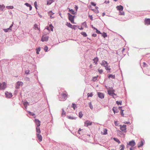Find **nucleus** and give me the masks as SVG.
I'll return each mask as SVG.
<instances>
[{"mask_svg": "<svg viewBox=\"0 0 150 150\" xmlns=\"http://www.w3.org/2000/svg\"><path fill=\"white\" fill-rule=\"evenodd\" d=\"M100 64L102 66H103L105 67L106 70L109 71L111 69L110 68V67L108 66V64L106 61L103 60L102 61Z\"/></svg>", "mask_w": 150, "mask_h": 150, "instance_id": "1", "label": "nucleus"}, {"mask_svg": "<svg viewBox=\"0 0 150 150\" xmlns=\"http://www.w3.org/2000/svg\"><path fill=\"white\" fill-rule=\"evenodd\" d=\"M62 97L59 98V100L61 101H65L67 98V93L66 92L64 93H63L61 94Z\"/></svg>", "mask_w": 150, "mask_h": 150, "instance_id": "2", "label": "nucleus"}, {"mask_svg": "<svg viewBox=\"0 0 150 150\" xmlns=\"http://www.w3.org/2000/svg\"><path fill=\"white\" fill-rule=\"evenodd\" d=\"M68 14L69 16V19L71 22L72 23H74V19L75 16L71 15L69 13H68Z\"/></svg>", "mask_w": 150, "mask_h": 150, "instance_id": "3", "label": "nucleus"}, {"mask_svg": "<svg viewBox=\"0 0 150 150\" xmlns=\"http://www.w3.org/2000/svg\"><path fill=\"white\" fill-rule=\"evenodd\" d=\"M6 87V84L4 82L0 84V89H4Z\"/></svg>", "mask_w": 150, "mask_h": 150, "instance_id": "4", "label": "nucleus"}, {"mask_svg": "<svg viewBox=\"0 0 150 150\" xmlns=\"http://www.w3.org/2000/svg\"><path fill=\"white\" fill-rule=\"evenodd\" d=\"M49 38V37L45 35H44L42 36L41 39V41L42 42L47 41Z\"/></svg>", "mask_w": 150, "mask_h": 150, "instance_id": "5", "label": "nucleus"}, {"mask_svg": "<svg viewBox=\"0 0 150 150\" xmlns=\"http://www.w3.org/2000/svg\"><path fill=\"white\" fill-rule=\"evenodd\" d=\"M120 129L123 132H126V125H120Z\"/></svg>", "mask_w": 150, "mask_h": 150, "instance_id": "6", "label": "nucleus"}, {"mask_svg": "<svg viewBox=\"0 0 150 150\" xmlns=\"http://www.w3.org/2000/svg\"><path fill=\"white\" fill-rule=\"evenodd\" d=\"M114 91H115L112 89H110L108 90V93L111 96L112 95H113L116 96V95L114 93Z\"/></svg>", "mask_w": 150, "mask_h": 150, "instance_id": "7", "label": "nucleus"}, {"mask_svg": "<svg viewBox=\"0 0 150 150\" xmlns=\"http://www.w3.org/2000/svg\"><path fill=\"white\" fill-rule=\"evenodd\" d=\"M5 94L6 97L8 98H11L13 96L12 93H9L7 91L5 93Z\"/></svg>", "mask_w": 150, "mask_h": 150, "instance_id": "8", "label": "nucleus"}, {"mask_svg": "<svg viewBox=\"0 0 150 150\" xmlns=\"http://www.w3.org/2000/svg\"><path fill=\"white\" fill-rule=\"evenodd\" d=\"M34 29L35 30H37L38 31L39 33L40 32V26L36 24H35L34 25Z\"/></svg>", "mask_w": 150, "mask_h": 150, "instance_id": "9", "label": "nucleus"}, {"mask_svg": "<svg viewBox=\"0 0 150 150\" xmlns=\"http://www.w3.org/2000/svg\"><path fill=\"white\" fill-rule=\"evenodd\" d=\"M23 83L21 81H18L16 84V88L18 89L19 88V86L21 85H22Z\"/></svg>", "mask_w": 150, "mask_h": 150, "instance_id": "10", "label": "nucleus"}, {"mask_svg": "<svg viewBox=\"0 0 150 150\" xmlns=\"http://www.w3.org/2000/svg\"><path fill=\"white\" fill-rule=\"evenodd\" d=\"M92 124V122H91L89 120H87L84 123V126L87 127L89 125H91Z\"/></svg>", "mask_w": 150, "mask_h": 150, "instance_id": "11", "label": "nucleus"}, {"mask_svg": "<svg viewBox=\"0 0 150 150\" xmlns=\"http://www.w3.org/2000/svg\"><path fill=\"white\" fill-rule=\"evenodd\" d=\"M36 135L39 141V142H41L42 139V137L41 135L40 134H37Z\"/></svg>", "mask_w": 150, "mask_h": 150, "instance_id": "12", "label": "nucleus"}, {"mask_svg": "<svg viewBox=\"0 0 150 150\" xmlns=\"http://www.w3.org/2000/svg\"><path fill=\"white\" fill-rule=\"evenodd\" d=\"M35 122L37 127H39L40 125V121L37 119H35Z\"/></svg>", "mask_w": 150, "mask_h": 150, "instance_id": "13", "label": "nucleus"}, {"mask_svg": "<svg viewBox=\"0 0 150 150\" xmlns=\"http://www.w3.org/2000/svg\"><path fill=\"white\" fill-rule=\"evenodd\" d=\"M128 144L132 146H133L135 145L136 143L134 141L132 140L131 141L129 142Z\"/></svg>", "mask_w": 150, "mask_h": 150, "instance_id": "14", "label": "nucleus"}, {"mask_svg": "<svg viewBox=\"0 0 150 150\" xmlns=\"http://www.w3.org/2000/svg\"><path fill=\"white\" fill-rule=\"evenodd\" d=\"M145 25H150V19H146L145 20Z\"/></svg>", "mask_w": 150, "mask_h": 150, "instance_id": "15", "label": "nucleus"}, {"mask_svg": "<svg viewBox=\"0 0 150 150\" xmlns=\"http://www.w3.org/2000/svg\"><path fill=\"white\" fill-rule=\"evenodd\" d=\"M101 134L103 135L106 134H107V130L105 129H103L101 132Z\"/></svg>", "mask_w": 150, "mask_h": 150, "instance_id": "16", "label": "nucleus"}, {"mask_svg": "<svg viewBox=\"0 0 150 150\" xmlns=\"http://www.w3.org/2000/svg\"><path fill=\"white\" fill-rule=\"evenodd\" d=\"M98 97L101 99L103 98H104V95L102 93L98 92Z\"/></svg>", "mask_w": 150, "mask_h": 150, "instance_id": "17", "label": "nucleus"}, {"mask_svg": "<svg viewBox=\"0 0 150 150\" xmlns=\"http://www.w3.org/2000/svg\"><path fill=\"white\" fill-rule=\"evenodd\" d=\"M12 25L10 26V27L8 28L4 29V31L6 32H10V31H11L12 29L11 28L12 27Z\"/></svg>", "mask_w": 150, "mask_h": 150, "instance_id": "18", "label": "nucleus"}, {"mask_svg": "<svg viewBox=\"0 0 150 150\" xmlns=\"http://www.w3.org/2000/svg\"><path fill=\"white\" fill-rule=\"evenodd\" d=\"M53 27L52 26V24H50L49 25V26L47 27V30H51L52 31H53Z\"/></svg>", "mask_w": 150, "mask_h": 150, "instance_id": "19", "label": "nucleus"}, {"mask_svg": "<svg viewBox=\"0 0 150 150\" xmlns=\"http://www.w3.org/2000/svg\"><path fill=\"white\" fill-rule=\"evenodd\" d=\"M117 8V10H119V11H122L123 9V7L122 6H117L116 7Z\"/></svg>", "mask_w": 150, "mask_h": 150, "instance_id": "20", "label": "nucleus"}, {"mask_svg": "<svg viewBox=\"0 0 150 150\" xmlns=\"http://www.w3.org/2000/svg\"><path fill=\"white\" fill-rule=\"evenodd\" d=\"M93 63H94L95 64H96L98 61V59L97 57L93 59Z\"/></svg>", "mask_w": 150, "mask_h": 150, "instance_id": "21", "label": "nucleus"}, {"mask_svg": "<svg viewBox=\"0 0 150 150\" xmlns=\"http://www.w3.org/2000/svg\"><path fill=\"white\" fill-rule=\"evenodd\" d=\"M69 11L72 14L75 15L76 13L74 12V11L72 9H70V8H68Z\"/></svg>", "mask_w": 150, "mask_h": 150, "instance_id": "22", "label": "nucleus"}, {"mask_svg": "<svg viewBox=\"0 0 150 150\" xmlns=\"http://www.w3.org/2000/svg\"><path fill=\"white\" fill-rule=\"evenodd\" d=\"M54 1V0H47V4L48 5H50Z\"/></svg>", "mask_w": 150, "mask_h": 150, "instance_id": "23", "label": "nucleus"}, {"mask_svg": "<svg viewBox=\"0 0 150 150\" xmlns=\"http://www.w3.org/2000/svg\"><path fill=\"white\" fill-rule=\"evenodd\" d=\"M26 6L30 8V10H31L32 9V7L31 5L28 3H26L25 4Z\"/></svg>", "mask_w": 150, "mask_h": 150, "instance_id": "24", "label": "nucleus"}, {"mask_svg": "<svg viewBox=\"0 0 150 150\" xmlns=\"http://www.w3.org/2000/svg\"><path fill=\"white\" fill-rule=\"evenodd\" d=\"M143 145V142L141 141L138 144V147H140L142 146Z\"/></svg>", "mask_w": 150, "mask_h": 150, "instance_id": "25", "label": "nucleus"}, {"mask_svg": "<svg viewBox=\"0 0 150 150\" xmlns=\"http://www.w3.org/2000/svg\"><path fill=\"white\" fill-rule=\"evenodd\" d=\"M36 132H37V134H40L41 132V131L40 128L39 127H36Z\"/></svg>", "mask_w": 150, "mask_h": 150, "instance_id": "26", "label": "nucleus"}, {"mask_svg": "<svg viewBox=\"0 0 150 150\" xmlns=\"http://www.w3.org/2000/svg\"><path fill=\"white\" fill-rule=\"evenodd\" d=\"M113 139L116 142H117L118 143L120 144V142L119 139H118L117 138H114Z\"/></svg>", "mask_w": 150, "mask_h": 150, "instance_id": "27", "label": "nucleus"}, {"mask_svg": "<svg viewBox=\"0 0 150 150\" xmlns=\"http://www.w3.org/2000/svg\"><path fill=\"white\" fill-rule=\"evenodd\" d=\"M87 95L88 97V98L89 97H92L93 96V94L92 93H88Z\"/></svg>", "mask_w": 150, "mask_h": 150, "instance_id": "28", "label": "nucleus"}, {"mask_svg": "<svg viewBox=\"0 0 150 150\" xmlns=\"http://www.w3.org/2000/svg\"><path fill=\"white\" fill-rule=\"evenodd\" d=\"M115 75H112V74L108 76V78L109 79L110 78L115 79Z\"/></svg>", "mask_w": 150, "mask_h": 150, "instance_id": "29", "label": "nucleus"}, {"mask_svg": "<svg viewBox=\"0 0 150 150\" xmlns=\"http://www.w3.org/2000/svg\"><path fill=\"white\" fill-rule=\"evenodd\" d=\"M67 25L69 27L72 28V25L70 23H67Z\"/></svg>", "mask_w": 150, "mask_h": 150, "instance_id": "30", "label": "nucleus"}, {"mask_svg": "<svg viewBox=\"0 0 150 150\" xmlns=\"http://www.w3.org/2000/svg\"><path fill=\"white\" fill-rule=\"evenodd\" d=\"M81 34L84 37H86L87 36V35L85 32H82L81 33Z\"/></svg>", "mask_w": 150, "mask_h": 150, "instance_id": "31", "label": "nucleus"}, {"mask_svg": "<svg viewBox=\"0 0 150 150\" xmlns=\"http://www.w3.org/2000/svg\"><path fill=\"white\" fill-rule=\"evenodd\" d=\"M72 107L73 108L74 110H75V108H77L76 104L74 103L72 104Z\"/></svg>", "mask_w": 150, "mask_h": 150, "instance_id": "32", "label": "nucleus"}, {"mask_svg": "<svg viewBox=\"0 0 150 150\" xmlns=\"http://www.w3.org/2000/svg\"><path fill=\"white\" fill-rule=\"evenodd\" d=\"M5 6H4V5H0V10H3L4 9V8Z\"/></svg>", "mask_w": 150, "mask_h": 150, "instance_id": "33", "label": "nucleus"}, {"mask_svg": "<svg viewBox=\"0 0 150 150\" xmlns=\"http://www.w3.org/2000/svg\"><path fill=\"white\" fill-rule=\"evenodd\" d=\"M36 50H37V51H36V53L37 54H39V52H40V47H39L38 48H37L36 49Z\"/></svg>", "mask_w": 150, "mask_h": 150, "instance_id": "34", "label": "nucleus"}, {"mask_svg": "<svg viewBox=\"0 0 150 150\" xmlns=\"http://www.w3.org/2000/svg\"><path fill=\"white\" fill-rule=\"evenodd\" d=\"M54 13L52 12V11H50L48 12L49 15L50 16V17H52V15Z\"/></svg>", "mask_w": 150, "mask_h": 150, "instance_id": "35", "label": "nucleus"}, {"mask_svg": "<svg viewBox=\"0 0 150 150\" xmlns=\"http://www.w3.org/2000/svg\"><path fill=\"white\" fill-rule=\"evenodd\" d=\"M79 117L81 118L83 116V115L81 112H79Z\"/></svg>", "mask_w": 150, "mask_h": 150, "instance_id": "36", "label": "nucleus"}, {"mask_svg": "<svg viewBox=\"0 0 150 150\" xmlns=\"http://www.w3.org/2000/svg\"><path fill=\"white\" fill-rule=\"evenodd\" d=\"M6 8L8 9H12L13 8V6H6Z\"/></svg>", "mask_w": 150, "mask_h": 150, "instance_id": "37", "label": "nucleus"}, {"mask_svg": "<svg viewBox=\"0 0 150 150\" xmlns=\"http://www.w3.org/2000/svg\"><path fill=\"white\" fill-rule=\"evenodd\" d=\"M89 107L92 110L93 109V105L92 104V103H91V102H90L89 103Z\"/></svg>", "mask_w": 150, "mask_h": 150, "instance_id": "38", "label": "nucleus"}, {"mask_svg": "<svg viewBox=\"0 0 150 150\" xmlns=\"http://www.w3.org/2000/svg\"><path fill=\"white\" fill-rule=\"evenodd\" d=\"M120 150H124V146L123 145H122L120 146Z\"/></svg>", "mask_w": 150, "mask_h": 150, "instance_id": "39", "label": "nucleus"}, {"mask_svg": "<svg viewBox=\"0 0 150 150\" xmlns=\"http://www.w3.org/2000/svg\"><path fill=\"white\" fill-rule=\"evenodd\" d=\"M98 77V76H95V77H93V79L92 80L93 81H96L97 80Z\"/></svg>", "mask_w": 150, "mask_h": 150, "instance_id": "40", "label": "nucleus"}, {"mask_svg": "<svg viewBox=\"0 0 150 150\" xmlns=\"http://www.w3.org/2000/svg\"><path fill=\"white\" fill-rule=\"evenodd\" d=\"M119 14L121 15H124V12L122 11H120Z\"/></svg>", "mask_w": 150, "mask_h": 150, "instance_id": "41", "label": "nucleus"}, {"mask_svg": "<svg viewBox=\"0 0 150 150\" xmlns=\"http://www.w3.org/2000/svg\"><path fill=\"white\" fill-rule=\"evenodd\" d=\"M28 103L27 102H25L23 103V104L25 107H27Z\"/></svg>", "mask_w": 150, "mask_h": 150, "instance_id": "42", "label": "nucleus"}, {"mask_svg": "<svg viewBox=\"0 0 150 150\" xmlns=\"http://www.w3.org/2000/svg\"><path fill=\"white\" fill-rule=\"evenodd\" d=\"M102 36L104 38L106 37H107V35L106 34V33H104L103 34V35H102Z\"/></svg>", "mask_w": 150, "mask_h": 150, "instance_id": "43", "label": "nucleus"}, {"mask_svg": "<svg viewBox=\"0 0 150 150\" xmlns=\"http://www.w3.org/2000/svg\"><path fill=\"white\" fill-rule=\"evenodd\" d=\"M48 50V47L47 46H46L44 48V50L45 52H47Z\"/></svg>", "mask_w": 150, "mask_h": 150, "instance_id": "44", "label": "nucleus"}, {"mask_svg": "<svg viewBox=\"0 0 150 150\" xmlns=\"http://www.w3.org/2000/svg\"><path fill=\"white\" fill-rule=\"evenodd\" d=\"M98 71L100 74H102L103 72V70L102 69H98Z\"/></svg>", "mask_w": 150, "mask_h": 150, "instance_id": "45", "label": "nucleus"}, {"mask_svg": "<svg viewBox=\"0 0 150 150\" xmlns=\"http://www.w3.org/2000/svg\"><path fill=\"white\" fill-rule=\"evenodd\" d=\"M116 103L118 105H122V102L121 101H117L116 102Z\"/></svg>", "mask_w": 150, "mask_h": 150, "instance_id": "46", "label": "nucleus"}, {"mask_svg": "<svg viewBox=\"0 0 150 150\" xmlns=\"http://www.w3.org/2000/svg\"><path fill=\"white\" fill-rule=\"evenodd\" d=\"M147 66V64L144 62L143 63L142 66L144 67H146Z\"/></svg>", "mask_w": 150, "mask_h": 150, "instance_id": "47", "label": "nucleus"}, {"mask_svg": "<svg viewBox=\"0 0 150 150\" xmlns=\"http://www.w3.org/2000/svg\"><path fill=\"white\" fill-rule=\"evenodd\" d=\"M123 110L122 109H121V111H120V113H121V115L122 116H124V114L123 113Z\"/></svg>", "mask_w": 150, "mask_h": 150, "instance_id": "48", "label": "nucleus"}, {"mask_svg": "<svg viewBox=\"0 0 150 150\" xmlns=\"http://www.w3.org/2000/svg\"><path fill=\"white\" fill-rule=\"evenodd\" d=\"M34 5L35 7L37 9V3L36 1L34 3Z\"/></svg>", "mask_w": 150, "mask_h": 150, "instance_id": "49", "label": "nucleus"}, {"mask_svg": "<svg viewBox=\"0 0 150 150\" xmlns=\"http://www.w3.org/2000/svg\"><path fill=\"white\" fill-rule=\"evenodd\" d=\"M76 25H73L72 26V28L73 29H74V30H75L76 29Z\"/></svg>", "mask_w": 150, "mask_h": 150, "instance_id": "50", "label": "nucleus"}, {"mask_svg": "<svg viewBox=\"0 0 150 150\" xmlns=\"http://www.w3.org/2000/svg\"><path fill=\"white\" fill-rule=\"evenodd\" d=\"M91 4L92 6H95L96 5V4H95L93 2H92L91 3Z\"/></svg>", "mask_w": 150, "mask_h": 150, "instance_id": "51", "label": "nucleus"}, {"mask_svg": "<svg viewBox=\"0 0 150 150\" xmlns=\"http://www.w3.org/2000/svg\"><path fill=\"white\" fill-rule=\"evenodd\" d=\"M29 71H30L29 70H26L25 71V73L26 74H28L29 73Z\"/></svg>", "mask_w": 150, "mask_h": 150, "instance_id": "52", "label": "nucleus"}, {"mask_svg": "<svg viewBox=\"0 0 150 150\" xmlns=\"http://www.w3.org/2000/svg\"><path fill=\"white\" fill-rule=\"evenodd\" d=\"M96 33L98 34H100L101 33L100 31L99 30H98L97 29H96Z\"/></svg>", "mask_w": 150, "mask_h": 150, "instance_id": "53", "label": "nucleus"}, {"mask_svg": "<svg viewBox=\"0 0 150 150\" xmlns=\"http://www.w3.org/2000/svg\"><path fill=\"white\" fill-rule=\"evenodd\" d=\"M96 35H97L96 34H93L92 35V36L94 37H96Z\"/></svg>", "mask_w": 150, "mask_h": 150, "instance_id": "54", "label": "nucleus"}, {"mask_svg": "<svg viewBox=\"0 0 150 150\" xmlns=\"http://www.w3.org/2000/svg\"><path fill=\"white\" fill-rule=\"evenodd\" d=\"M105 3L106 4H107L108 3H109V1H105Z\"/></svg>", "mask_w": 150, "mask_h": 150, "instance_id": "55", "label": "nucleus"}, {"mask_svg": "<svg viewBox=\"0 0 150 150\" xmlns=\"http://www.w3.org/2000/svg\"><path fill=\"white\" fill-rule=\"evenodd\" d=\"M65 112H64V111L63 110V112L62 113V115H65Z\"/></svg>", "mask_w": 150, "mask_h": 150, "instance_id": "56", "label": "nucleus"}, {"mask_svg": "<svg viewBox=\"0 0 150 150\" xmlns=\"http://www.w3.org/2000/svg\"><path fill=\"white\" fill-rule=\"evenodd\" d=\"M130 150H134V148L131 147L130 148Z\"/></svg>", "mask_w": 150, "mask_h": 150, "instance_id": "57", "label": "nucleus"}, {"mask_svg": "<svg viewBox=\"0 0 150 150\" xmlns=\"http://www.w3.org/2000/svg\"><path fill=\"white\" fill-rule=\"evenodd\" d=\"M125 49L124 48H123L122 50V53L123 52L125 51Z\"/></svg>", "mask_w": 150, "mask_h": 150, "instance_id": "58", "label": "nucleus"}, {"mask_svg": "<svg viewBox=\"0 0 150 150\" xmlns=\"http://www.w3.org/2000/svg\"><path fill=\"white\" fill-rule=\"evenodd\" d=\"M78 28L80 30H83V28H82V27H81L80 28H79L78 27Z\"/></svg>", "mask_w": 150, "mask_h": 150, "instance_id": "59", "label": "nucleus"}, {"mask_svg": "<svg viewBox=\"0 0 150 150\" xmlns=\"http://www.w3.org/2000/svg\"><path fill=\"white\" fill-rule=\"evenodd\" d=\"M111 96H112L114 98H115L116 97V96H115V95H112Z\"/></svg>", "mask_w": 150, "mask_h": 150, "instance_id": "60", "label": "nucleus"}, {"mask_svg": "<svg viewBox=\"0 0 150 150\" xmlns=\"http://www.w3.org/2000/svg\"><path fill=\"white\" fill-rule=\"evenodd\" d=\"M75 8L76 9L77 11L78 8V7L76 6Z\"/></svg>", "mask_w": 150, "mask_h": 150, "instance_id": "61", "label": "nucleus"}, {"mask_svg": "<svg viewBox=\"0 0 150 150\" xmlns=\"http://www.w3.org/2000/svg\"><path fill=\"white\" fill-rule=\"evenodd\" d=\"M112 109H113V112H114V113H115V111L114 109V108H113Z\"/></svg>", "mask_w": 150, "mask_h": 150, "instance_id": "62", "label": "nucleus"}, {"mask_svg": "<svg viewBox=\"0 0 150 150\" xmlns=\"http://www.w3.org/2000/svg\"><path fill=\"white\" fill-rule=\"evenodd\" d=\"M81 130V129L80 128L78 130V132H80Z\"/></svg>", "mask_w": 150, "mask_h": 150, "instance_id": "63", "label": "nucleus"}, {"mask_svg": "<svg viewBox=\"0 0 150 150\" xmlns=\"http://www.w3.org/2000/svg\"><path fill=\"white\" fill-rule=\"evenodd\" d=\"M83 24H85V25H86V23H85V22H84V23H83Z\"/></svg>", "mask_w": 150, "mask_h": 150, "instance_id": "64", "label": "nucleus"}]
</instances>
